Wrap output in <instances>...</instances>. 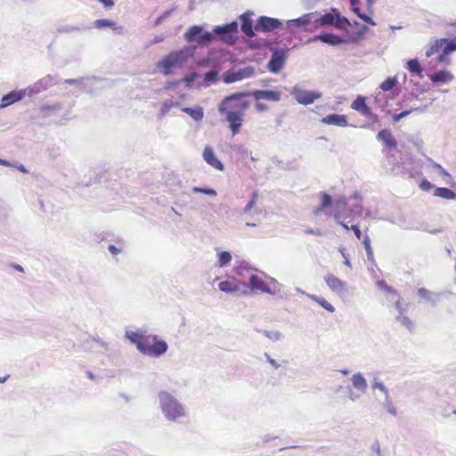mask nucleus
Returning <instances> with one entry per match:
<instances>
[{"label":"nucleus","instance_id":"obj_32","mask_svg":"<svg viewBox=\"0 0 456 456\" xmlns=\"http://www.w3.org/2000/svg\"><path fill=\"white\" fill-rule=\"evenodd\" d=\"M453 78V76L445 70H439L437 72H435L431 77L430 79L433 83H445L448 81H452Z\"/></svg>","mask_w":456,"mask_h":456},{"label":"nucleus","instance_id":"obj_11","mask_svg":"<svg viewBox=\"0 0 456 456\" xmlns=\"http://www.w3.org/2000/svg\"><path fill=\"white\" fill-rule=\"evenodd\" d=\"M255 72V69L251 66H247L238 70L227 71L224 76V81L226 84L234 83L248 77H250Z\"/></svg>","mask_w":456,"mask_h":456},{"label":"nucleus","instance_id":"obj_49","mask_svg":"<svg viewBox=\"0 0 456 456\" xmlns=\"http://www.w3.org/2000/svg\"><path fill=\"white\" fill-rule=\"evenodd\" d=\"M377 285L379 289L384 290L390 297L396 296V290L391 286H388L385 281H379Z\"/></svg>","mask_w":456,"mask_h":456},{"label":"nucleus","instance_id":"obj_33","mask_svg":"<svg viewBox=\"0 0 456 456\" xmlns=\"http://www.w3.org/2000/svg\"><path fill=\"white\" fill-rule=\"evenodd\" d=\"M94 27L99 29L110 28L113 30L121 29V27L118 26V24L108 19H99L94 21Z\"/></svg>","mask_w":456,"mask_h":456},{"label":"nucleus","instance_id":"obj_56","mask_svg":"<svg viewBox=\"0 0 456 456\" xmlns=\"http://www.w3.org/2000/svg\"><path fill=\"white\" fill-rule=\"evenodd\" d=\"M367 29H368V28L365 25H361L359 27L358 31L354 36H352L351 40L353 42H356V41L362 39L363 37V36L365 35V33L367 32Z\"/></svg>","mask_w":456,"mask_h":456},{"label":"nucleus","instance_id":"obj_26","mask_svg":"<svg viewBox=\"0 0 456 456\" xmlns=\"http://www.w3.org/2000/svg\"><path fill=\"white\" fill-rule=\"evenodd\" d=\"M377 139L383 142V143L388 148H396L397 142L392 135V133L387 129L380 130L377 134Z\"/></svg>","mask_w":456,"mask_h":456},{"label":"nucleus","instance_id":"obj_2","mask_svg":"<svg viewBox=\"0 0 456 456\" xmlns=\"http://www.w3.org/2000/svg\"><path fill=\"white\" fill-rule=\"evenodd\" d=\"M194 50L193 46H184L179 51L171 52L157 63V67L163 69L164 75H170L172 69L181 68L192 56Z\"/></svg>","mask_w":456,"mask_h":456},{"label":"nucleus","instance_id":"obj_38","mask_svg":"<svg viewBox=\"0 0 456 456\" xmlns=\"http://www.w3.org/2000/svg\"><path fill=\"white\" fill-rule=\"evenodd\" d=\"M440 41H442V46L444 45L443 49L444 53L450 54L456 51V37L452 39L441 38Z\"/></svg>","mask_w":456,"mask_h":456},{"label":"nucleus","instance_id":"obj_14","mask_svg":"<svg viewBox=\"0 0 456 456\" xmlns=\"http://www.w3.org/2000/svg\"><path fill=\"white\" fill-rule=\"evenodd\" d=\"M315 16L314 12L305 13L297 19L289 20L286 21L287 28L290 29L291 33H294L295 28H298L301 27H306L310 25L313 21L314 17Z\"/></svg>","mask_w":456,"mask_h":456},{"label":"nucleus","instance_id":"obj_63","mask_svg":"<svg viewBox=\"0 0 456 456\" xmlns=\"http://www.w3.org/2000/svg\"><path fill=\"white\" fill-rule=\"evenodd\" d=\"M172 11H166L162 15H160L156 20H155V26L160 25L166 18L170 16Z\"/></svg>","mask_w":456,"mask_h":456},{"label":"nucleus","instance_id":"obj_51","mask_svg":"<svg viewBox=\"0 0 456 456\" xmlns=\"http://www.w3.org/2000/svg\"><path fill=\"white\" fill-rule=\"evenodd\" d=\"M350 22L347 18L341 16L338 11H336V20L334 26L338 28H343L346 25H349Z\"/></svg>","mask_w":456,"mask_h":456},{"label":"nucleus","instance_id":"obj_55","mask_svg":"<svg viewBox=\"0 0 456 456\" xmlns=\"http://www.w3.org/2000/svg\"><path fill=\"white\" fill-rule=\"evenodd\" d=\"M191 191L195 193H204L208 196H216V191L211 188H201V187H192Z\"/></svg>","mask_w":456,"mask_h":456},{"label":"nucleus","instance_id":"obj_62","mask_svg":"<svg viewBox=\"0 0 456 456\" xmlns=\"http://www.w3.org/2000/svg\"><path fill=\"white\" fill-rule=\"evenodd\" d=\"M419 187L423 191H428L434 188L435 186L429 181L424 179L420 182Z\"/></svg>","mask_w":456,"mask_h":456},{"label":"nucleus","instance_id":"obj_25","mask_svg":"<svg viewBox=\"0 0 456 456\" xmlns=\"http://www.w3.org/2000/svg\"><path fill=\"white\" fill-rule=\"evenodd\" d=\"M249 286L253 290H261L262 292L268 294L275 293L268 287V285L265 284V282L260 277L256 274H252L249 277Z\"/></svg>","mask_w":456,"mask_h":456},{"label":"nucleus","instance_id":"obj_43","mask_svg":"<svg viewBox=\"0 0 456 456\" xmlns=\"http://www.w3.org/2000/svg\"><path fill=\"white\" fill-rule=\"evenodd\" d=\"M396 321L404 326L409 331H412L414 325L411 319L404 315V314H397L395 317Z\"/></svg>","mask_w":456,"mask_h":456},{"label":"nucleus","instance_id":"obj_30","mask_svg":"<svg viewBox=\"0 0 456 456\" xmlns=\"http://www.w3.org/2000/svg\"><path fill=\"white\" fill-rule=\"evenodd\" d=\"M151 346H152V336L145 334L142 339V342L137 345L136 348L142 354L149 355Z\"/></svg>","mask_w":456,"mask_h":456},{"label":"nucleus","instance_id":"obj_21","mask_svg":"<svg viewBox=\"0 0 456 456\" xmlns=\"http://www.w3.org/2000/svg\"><path fill=\"white\" fill-rule=\"evenodd\" d=\"M417 293L419 297L430 304L433 307L436 306L441 297V293L433 292L425 288L418 289Z\"/></svg>","mask_w":456,"mask_h":456},{"label":"nucleus","instance_id":"obj_7","mask_svg":"<svg viewBox=\"0 0 456 456\" xmlns=\"http://www.w3.org/2000/svg\"><path fill=\"white\" fill-rule=\"evenodd\" d=\"M324 281L330 289L339 297L344 298L349 296L350 290L347 283L334 274L329 273L324 277Z\"/></svg>","mask_w":456,"mask_h":456},{"label":"nucleus","instance_id":"obj_35","mask_svg":"<svg viewBox=\"0 0 456 456\" xmlns=\"http://www.w3.org/2000/svg\"><path fill=\"white\" fill-rule=\"evenodd\" d=\"M434 196L445 200H455L456 193L451 189L444 187L435 188Z\"/></svg>","mask_w":456,"mask_h":456},{"label":"nucleus","instance_id":"obj_5","mask_svg":"<svg viewBox=\"0 0 456 456\" xmlns=\"http://www.w3.org/2000/svg\"><path fill=\"white\" fill-rule=\"evenodd\" d=\"M184 39L188 43H197L200 46L209 45L213 41L211 31L204 30L200 25H193L184 34Z\"/></svg>","mask_w":456,"mask_h":456},{"label":"nucleus","instance_id":"obj_28","mask_svg":"<svg viewBox=\"0 0 456 456\" xmlns=\"http://www.w3.org/2000/svg\"><path fill=\"white\" fill-rule=\"evenodd\" d=\"M219 289L226 293H235L240 290V282L235 278L223 281L219 283Z\"/></svg>","mask_w":456,"mask_h":456},{"label":"nucleus","instance_id":"obj_53","mask_svg":"<svg viewBox=\"0 0 456 456\" xmlns=\"http://www.w3.org/2000/svg\"><path fill=\"white\" fill-rule=\"evenodd\" d=\"M258 199V193L256 191H254L251 195L250 200L248 202V204L245 206L243 212L245 214H249L252 208L255 207L256 204Z\"/></svg>","mask_w":456,"mask_h":456},{"label":"nucleus","instance_id":"obj_60","mask_svg":"<svg viewBox=\"0 0 456 456\" xmlns=\"http://www.w3.org/2000/svg\"><path fill=\"white\" fill-rule=\"evenodd\" d=\"M217 78V72L214 69H211L205 73L204 75V80L206 82H214Z\"/></svg>","mask_w":456,"mask_h":456},{"label":"nucleus","instance_id":"obj_17","mask_svg":"<svg viewBox=\"0 0 456 456\" xmlns=\"http://www.w3.org/2000/svg\"><path fill=\"white\" fill-rule=\"evenodd\" d=\"M26 94H28L27 89L18 90V91L14 90V91L10 92L9 94H7L2 97L0 108L4 109L12 103L21 101Z\"/></svg>","mask_w":456,"mask_h":456},{"label":"nucleus","instance_id":"obj_50","mask_svg":"<svg viewBox=\"0 0 456 456\" xmlns=\"http://www.w3.org/2000/svg\"><path fill=\"white\" fill-rule=\"evenodd\" d=\"M371 388L373 390L375 389H379V391H381L384 395H389V391L388 389L386 387V386L380 381L379 380V379L377 378H374L373 380H372V385H371Z\"/></svg>","mask_w":456,"mask_h":456},{"label":"nucleus","instance_id":"obj_6","mask_svg":"<svg viewBox=\"0 0 456 456\" xmlns=\"http://www.w3.org/2000/svg\"><path fill=\"white\" fill-rule=\"evenodd\" d=\"M290 94L299 104L302 105L312 104L314 102V101L320 99L322 96L321 92L303 90L298 86H295L291 88Z\"/></svg>","mask_w":456,"mask_h":456},{"label":"nucleus","instance_id":"obj_19","mask_svg":"<svg viewBox=\"0 0 456 456\" xmlns=\"http://www.w3.org/2000/svg\"><path fill=\"white\" fill-rule=\"evenodd\" d=\"M250 95H252L256 101L264 99L272 102H279L281 100V93L272 90H256L251 92Z\"/></svg>","mask_w":456,"mask_h":456},{"label":"nucleus","instance_id":"obj_9","mask_svg":"<svg viewBox=\"0 0 456 456\" xmlns=\"http://www.w3.org/2000/svg\"><path fill=\"white\" fill-rule=\"evenodd\" d=\"M287 52L288 50L284 49L272 50V56L267 63V68L272 73L277 74L284 67Z\"/></svg>","mask_w":456,"mask_h":456},{"label":"nucleus","instance_id":"obj_10","mask_svg":"<svg viewBox=\"0 0 456 456\" xmlns=\"http://www.w3.org/2000/svg\"><path fill=\"white\" fill-rule=\"evenodd\" d=\"M54 84H56L55 77L52 76V75H47V76L42 77L41 79H39L38 81H37L36 83H34L32 86L26 88L27 92H28V95L30 97L34 96V95L48 89Z\"/></svg>","mask_w":456,"mask_h":456},{"label":"nucleus","instance_id":"obj_57","mask_svg":"<svg viewBox=\"0 0 456 456\" xmlns=\"http://www.w3.org/2000/svg\"><path fill=\"white\" fill-rule=\"evenodd\" d=\"M81 29L78 26H73V25H65L63 27H61L58 31L60 33H72L75 31H79Z\"/></svg>","mask_w":456,"mask_h":456},{"label":"nucleus","instance_id":"obj_46","mask_svg":"<svg viewBox=\"0 0 456 456\" xmlns=\"http://www.w3.org/2000/svg\"><path fill=\"white\" fill-rule=\"evenodd\" d=\"M362 243H363V246H364V248L366 251L368 260L372 261L374 259V255H373L372 248L370 245V239L369 235L366 234L364 236Z\"/></svg>","mask_w":456,"mask_h":456},{"label":"nucleus","instance_id":"obj_37","mask_svg":"<svg viewBox=\"0 0 456 456\" xmlns=\"http://www.w3.org/2000/svg\"><path fill=\"white\" fill-rule=\"evenodd\" d=\"M145 332L143 331H126V338L131 341V343L134 344L136 346L139 343L142 342V338L144 337Z\"/></svg>","mask_w":456,"mask_h":456},{"label":"nucleus","instance_id":"obj_58","mask_svg":"<svg viewBox=\"0 0 456 456\" xmlns=\"http://www.w3.org/2000/svg\"><path fill=\"white\" fill-rule=\"evenodd\" d=\"M321 198H322V203H321V205H322V207H324L325 208H327L328 207H330V206L331 205V203H332V198H331L329 194H327V193H325V192H322V193H321Z\"/></svg>","mask_w":456,"mask_h":456},{"label":"nucleus","instance_id":"obj_15","mask_svg":"<svg viewBox=\"0 0 456 456\" xmlns=\"http://www.w3.org/2000/svg\"><path fill=\"white\" fill-rule=\"evenodd\" d=\"M202 157L203 159L207 162V164L212 167L213 168L219 171H223L224 169V164L216 157L211 146H206L204 148Z\"/></svg>","mask_w":456,"mask_h":456},{"label":"nucleus","instance_id":"obj_41","mask_svg":"<svg viewBox=\"0 0 456 456\" xmlns=\"http://www.w3.org/2000/svg\"><path fill=\"white\" fill-rule=\"evenodd\" d=\"M407 69L412 74L421 75L422 68L417 59L409 60L407 62Z\"/></svg>","mask_w":456,"mask_h":456},{"label":"nucleus","instance_id":"obj_13","mask_svg":"<svg viewBox=\"0 0 456 456\" xmlns=\"http://www.w3.org/2000/svg\"><path fill=\"white\" fill-rule=\"evenodd\" d=\"M281 22L280 20L275 18H271L267 16H261L258 18L256 24L255 26L256 30L262 31H273L279 28H281Z\"/></svg>","mask_w":456,"mask_h":456},{"label":"nucleus","instance_id":"obj_59","mask_svg":"<svg viewBox=\"0 0 456 456\" xmlns=\"http://www.w3.org/2000/svg\"><path fill=\"white\" fill-rule=\"evenodd\" d=\"M233 150L236 151L238 153H240L243 157H248V155H251V151H249L248 148H246L245 146H243L241 144L235 145L233 147Z\"/></svg>","mask_w":456,"mask_h":456},{"label":"nucleus","instance_id":"obj_20","mask_svg":"<svg viewBox=\"0 0 456 456\" xmlns=\"http://www.w3.org/2000/svg\"><path fill=\"white\" fill-rule=\"evenodd\" d=\"M168 349L166 341L158 339L156 335H152V346L151 347L150 356L159 357Z\"/></svg>","mask_w":456,"mask_h":456},{"label":"nucleus","instance_id":"obj_40","mask_svg":"<svg viewBox=\"0 0 456 456\" xmlns=\"http://www.w3.org/2000/svg\"><path fill=\"white\" fill-rule=\"evenodd\" d=\"M432 164V168L434 171L437 172L439 175L442 176L444 181L448 183L449 180L451 179V175L441 167V165L435 163L433 160L429 159Z\"/></svg>","mask_w":456,"mask_h":456},{"label":"nucleus","instance_id":"obj_22","mask_svg":"<svg viewBox=\"0 0 456 456\" xmlns=\"http://www.w3.org/2000/svg\"><path fill=\"white\" fill-rule=\"evenodd\" d=\"M337 9H331L330 12L321 15L314 20V28L316 29L322 26H330L335 24Z\"/></svg>","mask_w":456,"mask_h":456},{"label":"nucleus","instance_id":"obj_54","mask_svg":"<svg viewBox=\"0 0 456 456\" xmlns=\"http://www.w3.org/2000/svg\"><path fill=\"white\" fill-rule=\"evenodd\" d=\"M353 12L357 14V16L362 19L366 23H369L372 26L376 25V22L367 14L361 12L359 7H354Z\"/></svg>","mask_w":456,"mask_h":456},{"label":"nucleus","instance_id":"obj_27","mask_svg":"<svg viewBox=\"0 0 456 456\" xmlns=\"http://www.w3.org/2000/svg\"><path fill=\"white\" fill-rule=\"evenodd\" d=\"M352 386L354 389L361 393H365L368 384L366 379L361 372H355L351 377Z\"/></svg>","mask_w":456,"mask_h":456},{"label":"nucleus","instance_id":"obj_16","mask_svg":"<svg viewBox=\"0 0 456 456\" xmlns=\"http://www.w3.org/2000/svg\"><path fill=\"white\" fill-rule=\"evenodd\" d=\"M321 41L330 45H338L344 43V40L332 33H322L307 39L306 43Z\"/></svg>","mask_w":456,"mask_h":456},{"label":"nucleus","instance_id":"obj_12","mask_svg":"<svg viewBox=\"0 0 456 456\" xmlns=\"http://www.w3.org/2000/svg\"><path fill=\"white\" fill-rule=\"evenodd\" d=\"M229 123V127L233 135L240 132L243 121V113L237 110H226L224 113Z\"/></svg>","mask_w":456,"mask_h":456},{"label":"nucleus","instance_id":"obj_36","mask_svg":"<svg viewBox=\"0 0 456 456\" xmlns=\"http://www.w3.org/2000/svg\"><path fill=\"white\" fill-rule=\"evenodd\" d=\"M307 297L309 298H311L312 300L315 301L316 303H318L322 307H323L328 312H330V313L335 312V307L330 303H329L326 299H324L323 297H320L316 295H311V294H307Z\"/></svg>","mask_w":456,"mask_h":456},{"label":"nucleus","instance_id":"obj_18","mask_svg":"<svg viewBox=\"0 0 456 456\" xmlns=\"http://www.w3.org/2000/svg\"><path fill=\"white\" fill-rule=\"evenodd\" d=\"M351 108L354 110H357L366 118L373 117V113L371 112L370 108L366 104L365 97L362 95H358L356 97V99L352 102Z\"/></svg>","mask_w":456,"mask_h":456},{"label":"nucleus","instance_id":"obj_4","mask_svg":"<svg viewBox=\"0 0 456 456\" xmlns=\"http://www.w3.org/2000/svg\"><path fill=\"white\" fill-rule=\"evenodd\" d=\"M238 32V23L236 21H232L223 26H216L212 31L211 35L214 40H221L229 45H232L236 39V34Z\"/></svg>","mask_w":456,"mask_h":456},{"label":"nucleus","instance_id":"obj_31","mask_svg":"<svg viewBox=\"0 0 456 456\" xmlns=\"http://www.w3.org/2000/svg\"><path fill=\"white\" fill-rule=\"evenodd\" d=\"M181 110L186 114H188L193 120L199 122L201 121L204 117V111L201 107L196 108H189L183 107L181 108Z\"/></svg>","mask_w":456,"mask_h":456},{"label":"nucleus","instance_id":"obj_61","mask_svg":"<svg viewBox=\"0 0 456 456\" xmlns=\"http://www.w3.org/2000/svg\"><path fill=\"white\" fill-rule=\"evenodd\" d=\"M8 214V207L5 202L0 199V220L5 218Z\"/></svg>","mask_w":456,"mask_h":456},{"label":"nucleus","instance_id":"obj_44","mask_svg":"<svg viewBox=\"0 0 456 456\" xmlns=\"http://www.w3.org/2000/svg\"><path fill=\"white\" fill-rule=\"evenodd\" d=\"M442 47V41H440V39H436L434 41V43H432L429 46L427 47L426 49V56L427 57H431L433 54L439 52V50L441 49Z\"/></svg>","mask_w":456,"mask_h":456},{"label":"nucleus","instance_id":"obj_52","mask_svg":"<svg viewBox=\"0 0 456 456\" xmlns=\"http://www.w3.org/2000/svg\"><path fill=\"white\" fill-rule=\"evenodd\" d=\"M397 80L395 77H387L385 81H383L380 85V88L383 91H390L395 86Z\"/></svg>","mask_w":456,"mask_h":456},{"label":"nucleus","instance_id":"obj_24","mask_svg":"<svg viewBox=\"0 0 456 456\" xmlns=\"http://www.w3.org/2000/svg\"><path fill=\"white\" fill-rule=\"evenodd\" d=\"M346 206V199L338 200L337 201L338 211H336L334 213L333 217L338 224H339L344 229L348 231V230H351V226L349 227L348 224L346 223H345V220L346 217L349 216V215H346V213L343 214L339 211V209L341 208H345Z\"/></svg>","mask_w":456,"mask_h":456},{"label":"nucleus","instance_id":"obj_45","mask_svg":"<svg viewBox=\"0 0 456 456\" xmlns=\"http://www.w3.org/2000/svg\"><path fill=\"white\" fill-rule=\"evenodd\" d=\"M262 332L267 338L273 342L281 340L284 338L283 334L278 330H263Z\"/></svg>","mask_w":456,"mask_h":456},{"label":"nucleus","instance_id":"obj_48","mask_svg":"<svg viewBox=\"0 0 456 456\" xmlns=\"http://www.w3.org/2000/svg\"><path fill=\"white\" fill-rule=\"evenodd\" d=\"M390 301L394 302L395 307L398 312V314H404L407 311V305H403L401 303V297L396 294L395 297H390Z\"/></svg>","mask_w":456,"mask_h":456},{"label":"nucleus","instance_id":"obj_39","mask_svg":"<svg viewBox=\"0 0 456 456\" xmlns=\"http://www.w3.org/2000/svg\"><path fill=\"white\" fill-rule=\"evenodd\" d=\"M172 108H174L173 100L167 99L164 101L158 114V118H164Z\"/></svg>","mask_w":456,"mask_h":456},{"label":"nucleus","instance_id":"obj_47","mask_svg":"<svg viewBox=\"0 0 456 456\" xmlns=\"http://www.w3.org/2000/svg\"><path fill=\"white\" fill-rule=\"evenodd\" d=\"M424 110H425V108H414V109H411L409 110H404L398 114H394L392 118L395 122H398L402 118L410 115L412 111L423 112Z\"/></svg>","mask_w":456,"mask_h":456},{"label":"nucleus","instance_id":"obj_29","mask_svg":"<svg viewBox=\"0 0 456 456\" xmlns=\"http://www.w3.org/2000/svg\"><path fill=\"white\" fill-rule=\"evenodd\" d=\"M241 20V31L247 36V37H253L254 36V28H253V23L248 14L244 13L240 16Z\"/></svg>","mask_w":456,"mask_h":456},{"label":"nucleus","instance_id":"obj_64","mask_svg":"<svg viewBox=\"0 0 456 456\" xmlns=\"http://www.w3.org/2000/svg\"><path fill=\"white\" fill-rule=\"evenodd\" d=\"M347 394H348V398L351 402H355L360 398V395L354 392L351 387H348Z\"/></svg>","mask_w":456,"mask_h":456},{"label":"nucleus","instance_id":"obj_23","mask_svg":"<svg viewBox=\"0 0 456 456\" xmlns=\"http://www.w3.org/2000/svg\"><path fill=\"white\" fill-rule=\"evenodd\" d=\"M323 124L332 125L340 127H346L348 126L347 118L346 115L342 114H330L322 119Z\"/></svg>","mask_w":456,"mask_h":456},{"label":"nucleus","instance_id":"obj_1","mask_svg":"<svg viewBox=\"0 0 456 456\" xmlns=\"http://www.w3.org/2000/svg\"><path fill=\"white\" fill-rule=\"evenodd\" d=\"M158 399L160 411L167 420L177 422L187 416L185 406L171 393L161 390L158 394Z\"/></svg>","mask_w":456,"mask_h":456},{"label":"nucleus","instance_id":"obj_3","mask_svg":"<svg viewBox=\"0 0 456 456\" xmlns=\"http://www.w3.org/2000/svg\"><path fill=\"white\" fill-rule=\"evenodd\" d=\"M247 96H250V92L237 93L225 97L219 104V112L221 114H224L226 111V110H237L243 113V111L248 110L249 107V102L244 100V98Z\"/></svg>","mask_w":456,"mask_h":456},{"label":"nucleus","instance_id":"obj_8","mask_svg":"<svg viewBox=\"0 0 456 456\" xmlns=\"http://www.w3.org/2000/svg\"><path fill=\"white\" fill-rule=\"evenodd\" d=\"M102 81L96 77H79V78H68L64 80V83L76 86L81 91L86 93H93L98 88V85Z\"/></svg>","mask_w":456,"mask_h":456},{"label":"nucleus","instance_id":"obj_42","mask_svg":"<svg viewBox=\"0 0 456 456\" xmlns=\"http://www.w3.org/2000/svg\"><path fill=\"white\" fill-rule=\"evenodd\" d=\"M383 408L386 409L387 411L389 414H391L392 416L397 415V410L393 404L392 398H391L390 395L385 396V399L383 402Z\"/></svg>","mask_w":456,"mask_h":456},{"label":"nucleus","instance_id":"obj_34","mask_svg":"<svg viewBox=\"0 0 456 456\" xmlns=\"http://www.w3.org/2000/svg\"><path fill=\"white\" fill-rule=\"evenodd\" d=\"M216 250L217 252V257H218L216 265L219 267L227 266L231 263V261H232V255H231V253L229 251L221 250L219 248H216Z\"/></svg>","mask_w":456,"mask_h":456}]
</instances>
